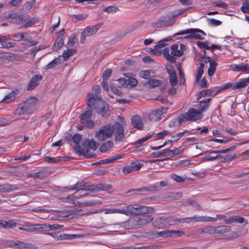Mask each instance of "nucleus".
Instances as JSON below:
<instances>
[{"label": "nucleus", "mask_w": 249, "mask_h": 249, "mask_svg": "<svg viewBox=\"0 0 249 249\" xmlns=\"http://www.w3.org/2000/svg\"><path fill=\"white\" fill-rule=\"evenodd\" d=\"M120 123H116L114 125L107 124L102 126L95 135V138L98 141H103L111 138L115 132L116 141H122L124 138V126L125 125V122L124 118L119 117Z\"/></svg>", "instance_id": "obj_1"}, {"label": "nucleus", "mask_w": 249, "mask_h": 249, "mask_svg": "<svg viewBox=\"0 0 249 249\" xmlns=\"http://www.w3.org/2000/svg\"><path fill=\"white\" fill-rule=\"evenodd\" d=\"M154 211L152 207L137 205L124 206L120 208H107L103 210L105 214L121 213L127 216L152 213Z\"/></svg>", "instance_id": "obj_2"}, {"label": "nucleus", "mask_w": 249, "mask_h": 249, "mask_svg": "<svg viewBox=\"0 0 249 249\" xmlns=\"http://www.w3.org/2000/svg\"><path fill=\"white\" fill-rule=\"evenodd\" d=\"M88 105L89 107H93L97 112L103 117L109 115L108 105L102 100L98 95L88 94Z\"/></svg>", "instance_id": "obj_3"}, {"label": "nucleus", "mask_w": 249, "mask_h": 249, "mask_svg": "<svg viewBox=\"0 0 249 249\" xmlns=\"http://www.w3.org/2000/svg\"><path fill=\"white\" fill-rule=\"evenodd\" d=\"M203 117L201 111L197 110L196 108H191L182 115L178 118L172 120L169 123V126H178L183 122L186 121H197L201 120Z\"/></svg>", "instance_id": "obj_4"}, {"label": "nucleus", "mask_w": 249, "mask_h": 249, "mask_svg": "<svg viewBox=\"0 0 249 249\" xmlns=\"http://www.w3.org/2000/svg\"><path fill=\"white\" fill-rule=\"evenodd\" d=\"M98 146L97 142L93 139H87L83 144V148H81L79 145L75 146L74 151L78 156H83L86 158H91L95 157V154L89 153V150H95Z\"/></svg>", "instance_id": "obj_5"}, {"label": "nucleus", "mask_w": 249, "mask_h": 249, "mask_svg": "<svg viewBox=\"0 0 249 249\" xmlns=\"http://www.w3.org/2000/svg\"><path fill=\"white\" fill-rule=\"evenodd\" d=\"M186 10V9H181L174 11L172 14L171 19L167 20L164 18H162L154 23V26L159 27L163 26H169L172 25L175 21V18L182 14Z\"/></svg>", "instance_id": "obj_6"}, {"label": "nucleus", "mask_w": 249, "mask_h": 249, "mask_svg": "<svg viewBox=\"0 0 249 249\" xmlns=\"http://www.w3.org/2000/svg\"><path fill=\"white\" fill-rule=\"evenodd\" d=\"M71 190H76V191L72 196H69L67 198H65V201L66 202L71 203V199L73 197L79 198L81 196H84L87 195L89 189H85L82 188L80 185L76 184L73 187H71Z\"/></svg>", "instance_id": "obj_7"}, {"label": "nucleus", "mask_w": 249, "mask_h": 249, "mask_svg": "<svg viewBox=\"0 0 249 249\" xmlns=\"http://www.w3.org/2000/svg\"><path fill=\"white\" fill-rule=\"evenodd\" d=\"M186 34H191L193 39H203V36L205 35L204 32L199 29L191 28L185 30L181 31L178 33L174 35H181Z\"/></svg>", "instance_id": "obj_8"}, {"label": "nucleus", "mask_w": 249, "mask_h": 249, "mask_svg": "<svg viewBox=\"0 0 249 249\" xmlns=\"http://www.w3.org/2000/svg\"><path fill=\"white\" fill-rule=\"evenodd\" d=\"M99 29L98 25L88 26L85 28L81 34L80 42L83 43L87 37L96 34Z\"/></svg>", "instance_id": "obj_9"}, {"label": "nucleus", "mask_w": 249, "mask_h": 249, "mask_svg": "<svg viewBox=\"0 0 249 249\" xmlns=\"http://www.w3.org/2000/svg\"><path fill=\"white\" fill-rule=\"evenodd\" d=\"M92 115L91 109H88L81 115V122L83 124L88 128H92L94 126V123L91 120Z\"/></svg>", "instance_id": "obj_10"}, {"label": "nucleus", "mask_w": 249, "mask_h": 249, "mask_svg": "<svg viewBox=\"0 0 249 249\" xmlns=\"http://www.w3.org/2000/svg\"><path fill=\"white\" fill-rule=\"evenodd\" d=\"M39 104V100L36 97H30L24 103L29 113L36 110Z\"/></svg>", "instance_id": "obj_11"}, {"label": "nucleus", "mask_w": 249, "mask_h": 249, "mask_svg": "<svg viewBox=\"0 0 249 249\" xmlns=\"http://www.w3.org/2000/svg\"><path fill=\"white\" fill-rule=\"evenodd\" d=\"M225 219V216L222 214H217L216 217H212L208 216H196L192 218V221L194 222H214L217 219Z\"/></svg>", "instance_id": "obj_12"}, {"label": "nucleus", "mask_w": 249, "mask_h": 249, "mask_svg": "<svg viewBox=\"0 0 249 249\" xmlns=\"http://www.w3.org/2000/svg\"><path fill=\"white\" fill-rule=\"evenodd\" d=\"M185 50L186 46L183 44H180L179 46L178 44H174L171 46V53L174 57L181 56Z\"/></svg>", "instance_id": "obj_13"}, {"label": "nucleus", "mask_w": 249, "mask_h": 249, "mask_svg": "<svg viewBox=\"0 0 249 249\" xmlns=\"http://www.w3.org/2000/svg\"><path fill=\"white\" fill-rule=\"evenodd\" d=\"M166 69L169 75V82L171 86H176L178 83V78L176 73L171 65L166 66Z\"/></svg>", "instance_id": "obj_14"}, {"label": "nucleus", "mask_w": 249, "mask_h": 249, "mask_svg": "<svg viewBox=\"0 0 249 249\" xmlns=\"http://www.w3.org/2000/svg\"><path fill=\"white\" fill-rule=\"evenodd\" d=\"M231 70L234 71L249 72V64L241 63L238 64H232L230 66Z\"/></svg>", "instance_id": "obj_15"}, {"label": "nucleus", "mask_w": 249, "mask_h": 249, "mask_svg": "<svg viewBox=\"0 0 249 249\" xmlns=\"http://www.w3.org/2000/svg\"><path fill=\"white\" fill-rule=\"evenodd\" d=\"M202 60L203 62H204L206 60H208L210 63L208 73L209 76H213L215 71L217 65V63L214 60L212 59L211 58L209 57H208L207 58H206L205 56L202 57Z\"/></svg>", "instance_id": "obj_16"}, {"label": "nucleus", "mask_w": 249, "mask_h": 249, "mask_svg": "<svg viewBox=\"0 0 249 249\" xmlns=\"http://www.w3.org/2000/svg\"><path fill=\"white\" fill-rule=\"evenodd\" d=\"M167 111V108H162L161 109H156L153 111L150 114L151 120H160L161 119L162 115L166 113Z\"/></svg>", "instance_id": "obj_17"}, {"label": "nucleus", "mask_w": 249, "mask_h": 249, "mask_svg": "<svg viewBox=\"0 0 249 249\" xmlns=\"http://www.w3.org/2000/svg\"><path fill=\"white\" fill-rule=\"evenodd\" d=\"M210 101V98H206V99H204V100L201 101L200 102H199L198 104H196L195 106V107H196V109L197 110H199V111H201V113H202V112L203 111L206 110L209 107Z\"/></svg>", "instance_id": "obj_18"}, {"label": "nucleus", "mask_w": 249, "mask_h": 249, "mask_svg": "<svg viewBox=\"0 0 249 249\" xmlns=\"http://www.w3.org/2000/svg\"><path fill=\"white\" fill-rule=\"evenodd\" d=\"M127 78L126 79V88H132L136 86L138 84V80L134 77H131V74L127 73L124 74Z\"/></svg>", "instance_id": "obj_19"}, {"label": "nucleus", "mask_w": 249, "mask_h": 249, "mask_svg": "<svg viewBox=\"0 0 249 249\" xmlns=\"http://www.w3.org/2000/svg\"><path fill=\"white\" fill-rule=\"evenodd\" d=\"M42 79V76L39 75H35L31 80L28 86L27 89L32 90L34 89L36 86L38 85L39 81Z\"/></svg>", "instance_id": "obj_20"}, {"label": "nucleus", "mask_w": 249, "mask_h": 249, "mask_svg": "<svg viewBox=\"0 0 249 249\" xmlns=\"http://www.w3.org/2000/svg\"><path fill=\"white\" fill-rule=\"evenodd\" d=\"M249 84V77L241 79L237 82L233 84V89H239L246 87Z\"/></svg>", "instance_id": "obj_21"}, {"label": "nucleus", "mask_w": 249, "mask_h": 249, "mask_svg": "<svg viewBox=\"0 0 249 249\" xmlns=\"http://www.w3.org/2000/svg\"><path fill=\"white\" fill-rule=\"evenodd\" d=\"M17 93L14 91H12L8 93L0 101V103L7 104L14 101L16 97Z\"/></svg>", "instance_id": "obj_22"}, {"label": "nucleus", "mask_w": 249, "mask_h": 249, "mask_svg": "<svg viewBox=\"0 0 249 249\" xmlns=\"http://www.w3.org/2000/svg\"><path fill=\"white\" fill-rule=\"evenodd\" d=\"M131 123L132 125L139 129H141L143 128V123L141 117L138 115L133 116L131 119Z\"/></svg>", "instance_id": "obj_23"}, {"label": "nucleus", "mask_w": 249, "mask_h": 249, "mask_svg": "<svg viewBox=\"0 0 249 249\" xmlns=\"http://www.w3.org/2000/svg\"><path fill=\"white\" fill-rule=\"evenodd\" d=\"M153 219V217L151 215L144 216L136 221V225L142 226L150 222Z\"/></svg>", "instance_id": "obj_24"}, {"label": "nucleus", "mask_w": 249, "mask_h": 249, "mask_svg": "<svg viewBox=\"0 0 249 249\" xmlns=\"http://www.w3.org/2000/svg\"><path fill=\"white\" fill-rule=\"evenodd\" d=\"M29 35L27 33H17L13 36V40L16 41L27 40L29 39Z\"/></svg>", "instance_id": "obj_25"}, {"label": "nucleus", "mask_w": 249, "mask_h": 249, "mask_svg": "<svg viewBox=\"0 0 249 249\" xmlns=\"http://www.w3.org/2000/svg\"><path fill=\"white\" fill-rule=\"evenodd\" d=\"M183 232L179 231H165L160 232L159 235L163 236H180Z\"/></svg>", "instance_id": "obj_26"}, {"label": "nucleus", "mask_w": 249, "mask_h": 249, "mask_svg": "<svg viewBox=\"0 0 249 249\" xmlns=\"http://www.w3.org/2000/svg\"><path fill=\"white\" fill-rule=\"evenodd\" d=\"M172 39V37L171 36H168L164 38L163 40L159 41L157 45H156L154 47L153 50V53L156 54L157 52H160V49L163 47H164L166 44L163 43V42L169 41Z\"/></svg>", "instance_id": "obj_27"}, {"label": "nucleus", "mask_w": 249, "mask_h": 249, "mask_svg": "<svg viewBox=\"0 0 249 249\" xmlns=\"http://www.w3.org/2000/svg\"><path fill=\"white\" fill-rule=\"evenodd\" d=\"M74 53V51L72 49H68L63 52L62 55L58 57L60 58L59 60L62 61V63L64 61L67 60Z\"/></svg>", "instance_id": "obj_28"}, {"label": "nucleus", "mask_w": 249, "mask_h": 249, "mask_svg": "<svg viewBox=\"0 0 249 249\" xmlns=\"http://www.w3.org/2000/svg\"><path fill=\"white\" fill-rule=\"evenodd\" d=\"M30 225V232L35 231H46V224H32Z\"/></svg>", "instance_id": "obj_29"}, {"label": "nucleus", "mask_w": 249, "mask_h": 249, "mask_svg": "<svg viewBox=\"0 0 249 249\" xmlns=\"http://www.w3.org/2000/svg\"><path fill=\"white\" fill-rule=\"evenodd\" d=\"M162 53L164 58L168 61L171 63L175 62L176 59L175 57L172 56V54L169 53V50L168 48H165L162 50Z\"/></svg>", "instance_id": "obj_30"}, {"label": "nucleus", "mask_w": 249, "mask_h": 249, "mask_svg": "<svg viewBox=\"0 0 249 249\" xmlns=\"http://www.w3.org/2000/svg\"><path fill=\"white\" fill-rule=\"evenodd\" d=\"M198 231L202 234H214L217 233V227H207L204 228L199 229Z\"/></svg>", "instance_id": "obj_31"}, {"label": "nucleus", "mask_w": 249, "mask_h": 249, "mask_svg": "<svg viewBox=\"0 0 249 249\" xmlns=\"http://www.w3.org/2000/svg\"><path fill=\"white\" fill-rule=\"evenodd\" d=\"M161 83V81L153 79L147 81L144 85L146 87L153 88L160 85Z\"/></svg>", "instance_id": "obj_32"}, {"label": "nucleus", "mask_w": 249, "mask_h": 249, "mask_svg": "<svg viewBox=\"0 0 249 249\" xmlns=\"http://www.w3.org/2000/svg\"><path fill=\"white\" fill-rule=\"evenodd\" d=\"M187 132H188V130H185L182 132H179L176 134H173L172 135L170 142H177L178 140L182 138L184 136V134Z\"/></svg>", "instance_id": "obj_33"}, {"label": "nucleus", "mask_w": 249, "mask_h": 249, "mask_svg": "<svg viewBox=\"0 0 249 249\" xmlns=\"http://www.w3.org/2000/svg\"><path fill=\"white\" fill-rule=\"evenodd\" d=\"M72 203L73 204L76 205V206H79L80 207H85V206H92L96 205L98 203H99V202H95V201H90L89 202H82L81 203L79 201H75L74 199H72Z\"/></svg>", "instance_id": "obj_34"}, {"label": "nucleus", "mask_w": 249, "mask_h": 249, "mask_svg": "<svg viewBox=\"0 0 249 249\" xmlns=\"http://www.w3.org/2000/svg\"><path fill=\"white\" fill-rule=\"evenodd\" d=\"M27 113H29V112L24 104L22 106L19 107L14 112V114L18 116L22 115Z\"/></svg>", "instance_id": "obj_35"}, {"label": "nucleus", "mask_w": 249, "mask_h": 249, "mask_svg": "<svg viewBox=\"0 0 249 249\" xmlns=\"http://www.w3.org/2000/svg\"><path fill=\"white\" fill-rule=\"evenodd\" d=\"M60 58H56L54 59L53 61H52L50 63H49L48 65H47L45 67V69L46 70H49L50 69H52L56 66L62 63V61L59 60Z\"/></svg>", "instance_id": "obj_36"}, {"label": "nucleus", "mask_w": 249, "mask_h": 249, "mask_svg": "<svg viewBox=\"0 0 249 249\" xmlns=\"http://www.w3.org/2000/svg\"><path fill=\"white\" fill-rule=\"evenodd\" d=\"M113 145V142L111 141H107L103 143L100 147L101 152L105 153L110 149Z\"/></svg>", "instance_id": "obj_37"}, {"label": "nucleus", "mask_w": 249, "mask_h": 249, "mask_svg": "<svg viewBox=\"0 0 249 249\" xmlns=\"http://www.w3.org/2000/svg\"><path fill=\"white\" fill-rule=\"evenodd\" d=\"M154 72L152 71L145 70L141 71L140 73V76L145 79H148L153 76Z\"/></svg>", "instance_id": "obj_38"}, {"label": "nucleus", "mask_w": 249, "mask_h": 249, "mask_svg": "<svg viewBox=\"0 0 249 249\" xmlns=\"http://www.w3.org/2000/svg\"><path fill=\"white\" fill-rule=\"evenodd\" d=\"M201 61L202 62H201V63H200V66L197 70V75L196 76V81L197 82H198L200 80L204 72V68L205 64L203 62L202 60Z\"/></svg>", "instance_id": "obj_39"}, {"label": "nucleus", "mask_w": 249, "mask_h": 249, "mask_svg": "<svg viewBox=\"0 0 249 249\" xmlns=\"http://www.w3.org/2000/svg\"><path fill=\"white\" fill-rule=\"evenodd\" d=\"M0 225L4 228H11L15 226L16 223L11 220L2 221L0 222Z\"/></svg>", "instance_id": "obj_40"}, {"label": "nucleus", "mask_w": 249, "mask_h": 249, "mask_svg": "<svg viewBox=\"0 0 249 249\" xmlns=\"http://www.w3.org/2000/svg\"><path fill=\"white\" fill-rule=\"evenodd\" d=\"M170 134V132L167 130H164L160 132L157 134L153 133L156 136V139L157 140L162 139L164 138L165 136L169 135Z\"/></svg>", "instance_id": "obj_41"}, {"label": "nucleus", "mask_w": 249, "mask_h": 249, "mask_svg": "<svg viewBox=\"0 0 249 249\" xmlns=\"http://www.w3.org/2000/svg\"><path fill=\"white\" fill-rule=\"evenodd\" d=\"M231 230L230 227L228 226H221L217 227V233L224 234L229 232Z\"/></svg>", "instance_id": "obj_42"}, {"label": "nucleus", "mask_w": 249, "mask_h": 249, "mask_svg": "<svg viewBox=\"0 0 249 249\" xmlns=\"http://www.w3.org/2000/svg\"><path fill=\"white\" fill-rule=\"evenodd\" d=\"M112 188L110 185L100 184L96 186L97 191H109Z\"/></svg>", "instance_id": "obj_43"}, {"label": "nucleus", "mask_w": 249, "mask_h": 249, "mask_svg": "<svg viewBox=\"0 0 249 249\" xmlns=\"http://www.w3.org/2000/svg\"><path fill=\"white\" fill-rule=\"evenodd\" d=\"M131 165L134 171L139 170L143 165V162L136 161L131 163Z\"/></svg>", "instance_id": "obj_44"}, {"label": "nucleus", "mask_w": 249, "mask_h": 249, "mask_svg": "<svg viewBox=\"0 0 249 249\" xmlns=\"http://www.w3.org/2000/svg\"><path fill=\"white\" fill-rule=\"evenodd\" d=\"M63 43H64L63 38L57 37V39H56V41H55L54 45L53 46V48L56 50L58 49L63 46Z\"/></svg>", "instance_id": "obj_45"}, {"label": "nucleus", "mask_w": 249, "mask_h": 249, "mask_svg": "<svg viewBox=\"0 0 249 249\" xmlns=\"http://www.w3.org/2000/svg\"><path fill=\"white\" fill-rule=\"evenodd\" d=\"M231 87L233 88V84H231V83H226L224 85H223L220 86L216 87V89H217L216 93H218L219 92L221 91V90H225V89H229Z\"/></svg>", "instance_id": "obj_46"}, {"label": "nucleus", "mask_w": 249, "mask_h": 249, "mask_svg": "<svg viewBox=\"0 0 249 249\" xmlns=\"http://www.w3.org/2000/svg\"><path fill=\"white\" fill-rule=\"evenodd\" d=\"M61 227L62 226L56 224H54L53 225L46 224V231H54L57 229H59L61 228Z\"/></svg>", "instance_id": "obj_47"}, {"label": "nucleus", "mask_w": 249, "mask_h": 249, "mask_svg": "<svg viewBox=\"0 0 249 249\" xmlns=\"http://www.w3.org/2000/svg\"><path fill=\"white\" fill-rule=\"evenodd\" d=\"M154 136V134H150V135H147L146 136H145V137H143L141 139H139V140H138L136 142H135V143L136 144H141V143H142L143 142H144L147 141L148 139H150L151 138H152L153 136Z\"/></svg>", "instance_id": "obj_48"}, {"label": "nucleus", "mask_w": 249, "mask_h": 249, "mask_svg": "<svg viewBox=\"0 0 249 249\" xmlns=\"http://www.w3.org/2000/svg\"><path fill=\"white\" fill-rule=\"evenodd\" d=\"M117 85L119 87L126 88V79L125 78H120L118 79Z\"/></svg>", "instance_id": "obj_49"}, {"label": "nucleus", "mask_w": 249, "mask_h": 249, "mask_svg": "<svg viewBox=\"0 0 249 249\" xmlns=\"http://www.w3.org/2000/svg\"><path fill=\"white\" fill-rule=\"evenodd\" d=\"M214 5L216 7H219L224 9H227L228 5L224 2L219 0L214 2Z\"/></svg>", "instance_id": "obj_50"}, {"label": "nucleus", "mask_w": 249, "mask_h": 249, "mask_svg": "<svg viewBox=\"0 0 249 249\" xmlns=\"http://www.w3.org/2000/svg\"><path fill=\"white\" fill-rule=\"evenodd\" d=\"M197 45L201 48L210 50V46L207 42H201L197 41L196 42Z\"/></svg>", "instance_id": "obj_51"}, {"label": "nucleus", "mask_w": 249, "mask_h": 249, "mask_svg": "<svg viewBox=\"0 0 249 249\" xmlns=\"http://www.w3.org/2000/svg\"><path fill=\"white\" fill-rule=\"evenodd\" d=\"M243 235V234L240 231H233L231 233V235L228 237V238L232 239Z\"/></svg>", "instance_id": "obj_52"}, {"label": "nucleus", "mask_w": 249, "mask_h": 249, "mask_svg": "<svg viewBox=\"0 0 249 249\" xmlns=\"http://www.w3.org/2000/svg\"><path fill=\"white\" fill-rule=\"evenodd\" d=\"M112 73V71L110 69H107L104 71L103 72L102 77L104 80H107L110 77Z\"/></svg>", "instance_id": "obj_53"}, {"label": "nucleus", "mask_w": 249, "mask_h": 249, "mask_svg": "<svg viewBox=\"0 0 249 249\" xmlns=\"http://www.w3.org/2000/svg\"><path fill=\"white\" fill-rule=\"evenodd\" d=\"M241 9L243 13L249 14V3L247 2H244Z\"/></svg>", "instance_id": "obj_54"}, {"label": "nucleus", "mask_w": 249, "mask_h": 249, "mask_svg": "<svg viewBox=\"0 0 249 249\" xmlns=\"http://www.w3.org/2000/svg\"><path fill=\"white\" fill-rule=\"evenodd\" d=\"M171 177L173 179L177 182H181L184 180L183 178L176 174H172Z\"/></svg>", "instance_id": "obj_55"}, {"label": "nucleus", "mask_w": 249, "mask_h": 249, "mask_svg": "<svg viewBox=\"0 0 249 249\" xmlns=\"http://www.w3.org/2000/svg\"><path fill=\"white\" fill-rule=\"evenodd\" d=\"M122 171L124 174H127L133 172L134 171L131 165L130 164L129 166L124 167L122 169Z\"/></svg>", "instance_id": "obj_56"}, {"label": "nucleus", "mask_w": 249, "mask_h": 249, "mask_svg": "<svg viewBox=\"0 0 249 249\" xmlns=\"http://www.w3.org/2000/svg\"><path fill=\"white\" fill-rule=\"evenodd\" d=\"M77 42V38L75 36H71L68 41V45L70 47H72Z\"/></svg>", "instance_id": "obj_57"}, {"label": "nucleus", "mask_w": 249, "mask_h": 249, "mask_svg": "<svg viewBox=\"0 0 249 249\" xmlns=\"http://www.w3.org/2000/svg\"><path fill=\"white\" fill-rule=\"evenodd\" d=\"M35 1L34 0L26 2L23 5L24 9L26 10H30L32 7V6L35 4Z\"/></svg>", "instance_id": "obj_58"}, {"label": "nucleus", "mask_w": 249, "mask_h": 249, "mask_svg": "<svg viewBox=\"0 0 249 249\" xmlns=\"http://www.w3.org/2000/svg\"><path fill=\"white\" fill-rule=\"evenodd\" d=\"M117 10V8L113 6H109L105 9V11L108 13H115Z\"/></svg>", "instance_id": "obj_59"}, {"label": "nucleus", "mask_w": 249, "mask_h": 249, "mask_svg": "<svg viewBox=\"0 0 249 249\" xmlns=\"http://www.w3.org/2000/svg\"><path fill=\"white\" fill-rule=\"evenodd\" d=\"M184 148L180 147L174 150H171V155H177L183 152Z\"/></svg>", "instance_id": "obj_60"}, {"label": "nucleus", "mask_w": 249, "mask_h": 249, "mask_svg": "<svg viewBox=\"0 0 249 249\" xmlns=\"http://www.w3.org/2000/svg\"><path fill=\"white\" fill-rule=\"evenodd\" d=\"M177 68L178 70L179 71L180 82L181 83L183 84L185 82V80L184 78V74L181 70V66L180 65H178Z\"/></svg>", "instance_id": "obj_61"}, {"label": "nucleus", "mask_w": 249, "mask_h": 249, "mask_svg": "<svg viewBox=\"0 0 249 249\" xmlns=\"http://www.w3.org/2000/svg\"><path fill=\"white\" fill-rule=\"evenodd\" d=\"M81 139V135L80 134H76L73 137V142L77 145L79 144Z\"/></svg>", "instance_id": "obj_62"}, {"label": "nucleus", "mask_w": 249, "mask_h": 249, "mask_svg": "<svg viewBox=\"0 0 249 249\" xmlns=\"http://www.w3.org/2000/svg\"><path fill=\"white\" fill-rule=\"evenodd\" d=\"M2 46L5 48H11L15 46V44L12 42H2Z\"/></svg>", "instance_id": "obj_63"}, {"label": "nucleus", "mask_w": 249, "mask_h": 249, "mask_svg": "<svg viewBox=\"0 0 249 249\" xmlns=\"http://www.w3.org/2000/svg\"><path fill=\"white\" fill-rule=\"evenodd\" d=\"M73 16L79 20H83L88 17L87 14L74 15Z\"/></svg>", "instance_id": "obj_64"}]
</instances>
